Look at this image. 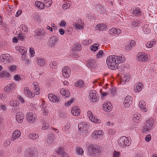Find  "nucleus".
<instances>
[{
    "label": "nucleus",
    "instance_id": "obj_53",
    "mask_svg": "<svg viewBox=\"0 0 157 157\" xmlns=\"http://www.w3.org/2000/svg\"><path fill=\"white\" fill-rule=\"evenodd\" d=\"M34 19L36 21L39 22L41 21V19L39 17V16L37 14H36L34 17Z\"/></svg>",
    "mask_w": 157,
    "mask_h": 157
},
{
    "label": "nucleus",
    "instance_id": "obj_20",
    "mask_svg": "<svg viewBox=\"0 0 157 157\" xmlns=\"http://www.w3.org/2000/svg\"><path fill=\"white\" fill-rule=\"evenodd\" d=\"M48 98L50 101L53 102L57 103L59 101V99L53 94H49L48 95Z\"/></svg>",
    "mask_w": 157,
    "mask_h": 157
},
{
    "label": "nucleus",
    "instance_id": "obj_13",
    "mask_svg": "<svg viewBox=\"0 0 157 157\" xmlns=\"http://www.w3.org/2000/svg\"><path fill=\"white\" fill-rule=\"evenodd\" d=\"M90 98L92 102H96L98 100L97 93L95 90L91 91L90 94Z\"/></svg>",
    "mask_w": 157,
    "mask_h": 157
},
{
    "label": "nucleus",
    "instance_id": "obj_6",
    "mask_svg": "<svg viewBox=\"0 0 157 157\" xmlns=\"http://www.w3.org/2000/svg\"><path fill=\"white\" fill-rule=\"evenodd\" d=\"M154 122L153 119L152 118L147 120L146 123L144 127V131H147L151 129L152 127Z\"/></svg>",
    "mask_w": 157,
    "mask_h": 157
},
{
    "label": "nucleus",
    "instance_id": "obj_51",
    "mask_svg": "<svg viewBox=\"0 0 157 157\" xmlns=\"http://www.w3.org/2000/svg\"><path fill=\"white\" fill-rule=\"evenodd\" d=\"M104 54L102 50L99 51L98 52L97 54V57L99 58L101 57Z\"/></svg>",
    "mask_w": 157,
    "mask_h": 157
},
{
    "label": "nucleus",
    "instance_id": "obj_1",
    "mask_svg": "<svg viewBox=\"0 0 157 157\" xmlns=\"http://www.w3.org/2000/svg\"><path fill=\"white\" fill-rule=\"evenodd\" d=\"M125 60V58L122 55L119 56L112 55L107 57L106 62L109 68L114 70L117 69L119 64L124 63Z\"/></svg>",
    "mask_w": 157,
    "mask_h": 157
},
{
    "label": "nucleus",
    "instance_id": "obj_3",
    "mask_svg": "<svg viewBox=\"0 0 157 157\" xmlns=\"http://www.w3.org/2000/svg\"><path fill=\"white\" fill-rule=\"evenodd\" d=\"M26 116L27 120L30 124L34 123L37 120V116L35 113L29 112L26 114Z\"/></svg>",
    "mask_w": 157,
    "mask_h": 157
},
{
    "label": "nucleus",
    "instance_id": "obj_62",
    "mask_svg": "<svg viewBox=\"0 0 157 157\" xmlns=\"http://www.w3.org/2000/svg\"><path fill=\"white\" fill-rule=\"evenodd\" d=\"M14 79L16 81H19L21 80V78L20 76L18 75H16L14 77Z\"/></svg>",
    "mask_w": 157,
    "mask_h": 157
},
{
    "label": "nucleus",
    "instance_id": "obj_30",
    "mask_svg": "<svg viewBox=\"0 0 157 157\" xmlns=\"http://www.w3.org/2000/svg\"><path fill=\"white\" fill-rule=\"evenodd\" d=\"M141 115L139 114H135L133 116V120L136 123H138L140 121L141 119Z\"/></svg>",
    "mask_w": 157,
    "mask_h": 157
},
{
    "label": "nucleus",
    "instance_id": "obj_2",
    "mask_svg": "<svg viewBox=\"0 0 157 157\" xmlns=\"http://www.w3.org/2000/svg\"><path fill=\"white\" fill-rule=\"evenodd\" d=\"M87 149L88 155L92 157L97 156L102 152V148L94 144L88 146Z\"/></svg>",
    "mask_w": 157,
    "mask_h": 157
},
{
    "label": "nucleus",
    "instance_id": "obj_23",
    "mask_svg": "<svg viewBox=\"0 0 157 157\" xmlns=\"http://www.w3.org/2000/svg\"><path fill=\"white\" fill-rule=\"evenodd\" d=\"M24 93L30 98H33L35 96V94L31 92L28 87H25L24 89Z\"/></svg>",
    "mask_w": 157,
    "mask_h": 157
},
{
    "label": "nucleus",
    "instance_id": "obj_12",
    "mask_svg": "<svg viewBox=\"0 0 157 157\" xmlns=\"http://www.w3.org/2000/svg\"><path fill=\"white\" fill-rule=\"evenodd\" d=\"M130 79V76L127 74L122 75L121 77V84H124L126 82L128 81Z\"/></svg>",
    "mask_w": 157,
    "mask_h": 157
},
{
    "label": "nucleus",
    "instance_id": "obj_29",
    "mask_svg": "<svg viewBox=\"0 0 157 157\" xmlns=\"http://www.w3.org/2000/svg\"><path fill=\"white\" fill-rule=\"evenodd\" d=\"M37 62L38 65L40 66H43L45 63L44 60L40 57H38L37 58Z\"/></svg>",
    "mask_w": 157,
    "mask_h": 157
},
{
    "label": "nucleus",
    "instance_id": "obj_64",
    "mask_svg": "<svg viewBox=\"0 0 157 157\" xmlns=\"http://www.w3.org/2000/svg\"><path fill=\"white\" fill-rule=\"evenodd\" d=\"M48 114V111L47 109H44L43 110L42 114L44 116H46Z\"/></svg>",
    "mask_w": 157,
    "mask_h": 157
},
{
    "label": "nucleus",
    "instance_id": "obj_9",
    "mask_svg": "<svg viewBox=\"0 0 157 157\" xmlns=\"http://www.w3.org/2000/svg\"><path fill=\"white\" fill-rule=\"evenodd\" d=\"M87 116L89 119L92 121L98 123H100L101 122V121L97 117H96L91 111H89L87 112Z\"/></svg>",
    "mask_w": 157,
    "mask_h": 157
},
{
    "label": "nucleus",
    "instance_id": "obj_34",
    "mask_svg": "<svg viewBox=\"0 0 157 157\" xmlns=\"http://www.w3.org/2000/svg\"><path fill=\"white\" fill-rule=\"evenodd\" d=\"M49 135L46 139V142L48 144H51L53 143L54 136L52 134H50Z\"/></svg>",
    "mask_w": 157,
    "mask_h": 157
},
{
    "label": "nucleus",
    "instance_id": "obj_52",
    "mask_svg": "<svg viewBox=\"0 0 157 157\" xmlns=\"http://www.w3.org/2000/svg\"><path fill=\"white\" fill-rule=\"evenodd\" d=\"M49 124L47 123H45L43 124V126L42 128V130H46L49 127Z\"/></svg>",
    "mask_w": 157,
    "mask_h": 157
},
{
    "label": "nucleus",
    "instance_id": "obj_50",
    "mask_svg": "<svg viewBox=\"0 0 157 157\" xmlns=\"http://www.w3.org/2000/svg\"><path fill=\"white\" fill-rule=\"evenodd\" d=\"M99 46V44H94L93 46H92L91 49L94 51H96L98 49V47Z\"/></svg>",
    "mask_w": 157,
    "mask_h": 157
},
{
    "label": "nucleus",
    "instance_id": "obj_26",
    "mask_svg": "<svg viewBox=\"0 0 157 157\" xmlns=\"http://www.w3.org/2000/svg\"><path fill=\"white\" fill-rule=\"evenodd\" d=\"M107 27L105 25L103 24H98L97 25L96 29L97 30L101 31H105Z\"/></svg>",
    "mask_w": 157,
    "mask_h": 157
},
{
    "label": "nucleus",
    "instance_id": "obj_57",
    "mask_svg": "<svg viewBox=\"0 0 157 157\" xmlns=\"http://www.w3.org/2000/svg\"><path fill=\"white\" fill-rule=\"evenodd\" d=\"M16 69V67L14 65H11L9 67V70L13 71Z\"/></svg>",
    "mask_w": 157,
    "mask_h": 157
},
{
    "label": "nucleus",
    "instance_id": "obj_63",
    "mask_svg": "<svg viewBox=\"0 0 157 157\" xmlns=\"http://www.w3.org/2000/svg\"><path fill=\"white\" fill-rule=\"evenodd\" d=\"M71 124L70 123H68L67 124H66L64 126V129L65 130H66L70 128Z\"/></svg>",
    "mask_w": 157,
    "mask_h": 157
},
{
    "label": "nucleus",
    "instance_id": "obj_54",
    "mask_svg": "<svg viewBox=\"0 0 157 157\" xmlns=\"http://www.w3.org/2000/svg\"><path fill=\"white\" fill-rule=\"evenodd\" d=\"M30 53V55L31 57H33L34 56L35 51L34 49L33 48H30L29 50Z\"/></svg>",
    "mask_w": 157,
    "mask_h": 157
},
{
    "label": "nucleus",
    "instance_id": "obj_32",
    "mask_svg": "<svg viewBox=\"0 0 157 157\" xmlns=\"http://www.w3.org/2000/svg\"><path fill=\"white\" fill-rule=\"evenodd\" d=\"M84 82L82 80H79L76 82L75 85L77 87L81 88L84 87Z\"/></svg>",
    "mask_w": 157,
    "mask_h": 157
},
{
    "label": "nucleus",
    "instance_id": "obj_38",
    "mask_svg": "<svg viewBox=\"0 0 157 157\" xmlns=\"http://www.w3.org/2000/svg\"><path fill=\"white\" fill-rule=\"evenodd\" d=\"M29 136L32 140H35L39 137V136L37 134L31 133L29 135Z\"/></svg>",
    "mask_w": 157,
    "mask_h": 157
},
{
    "label": "nucleus",
    "instance_id": "obj_39",
    "mask_svg": "<svg viewBox=\"0 0 157 157\" xmlns=\"http://www.w3.org/2000/svg\"><path fill=\"white\" fill-rule=\"evenodd\" d=\"M76 151L78 155H82L84 153V151L82 148L80 147H78L76 148Z\"/></svg>",
    "mask_w": 157,
    "mask_h": 157
},
{
    "label": "nucleus",
    "instance_id": "obj_5",
    "mask_svg": "<svg viewBox=\"0 0 157 157\" xmlns=\"http://www.w3.org/2000/svg\"><path fill=\"white\" fill-rule=\"evenodd\" d=\"M137 56L138 60L140 62L147 61L150 59L149 56L144 52L138 53L137 55Z\"/></svg>",
    "mask_w": 157,
    "mask_h": 157
},
{
    "label": "nucleus",
    "instance_id": "obj_8",
    "mask_svg": "<svg viewBox=\"0 0 157 157\" xmlns=\"http://www.w3.org/2000/svg\"><path fill=\"white\" fill-rule=\"evenodd\" d=\"M87 125L81 122L78 125V128L80 131V133L85 134L88 132V130L87 128Z\"/></svg>",
    "mask_w": 157,
    "mask_h": 157
},
{
    "label": "nucleus",
    "instance_id": "obj_59",
    "mask_svg": "<svg viewBox=\"0 0 157 157\" xmlns=\"http://www.w3.org/2000/svg\"><path fill=\"white\" fill-rule=\"evenodd\" d=\"M132 48V47L130 45L129 43H127L125 46V48L126 50H130Z\"/></svg>",
    "mask_w": 157,
    "mask_h": 157
},
{
    "label": "nucleus",
    "instance_id": "obj_28",
    "mask_svg": "<svg viewBox=\"0 0 157 157\" xmlns=\"http://www.w3.org/2000/svg\"><path fill=\"white\" fill-rule=\"evenodd\" d=\"M57 40V39L55 36H52L50 39L49 41V45L52 47L54 45L55 43L56 42Z\"/></svg>",
    "mask_w": 157,
    "mask_h": 157
},
{
    "label": "nucleus",
    "instance_id": "obj_16",
    "mask_svg": "<svg viewBox=\"0 0 157 157\" xmlns=\"http://www.w3.org/2000/svg\"><path fill=\"white\" fill-rule=\"evenodd\" d=\"M24 117V115L22 112H18L17 113L16 115V119L17 121L19 123L22 122Z\"/></svg>",
    "mask_w": 157,
    "mask_h": 157
},
{
    "label": "nucleus",
    "instance_id": "obj_7",
    "mask_svg": "<svg viewBox=\"0 0 157 157\" xmlns=\"http://www.w3.org/2000/svg\"><path fill=\"white\" fill-rule=\"evenodd\" d=\"M62 72L63 76L65 78H67L71 74V69L68 66H64L62 69Z\"/></svg>",
    "mask_w": 157,
    "mask_h": 157
},
{
    "label": "nucleus",
    "instance_id": "obj_36",
    "mask_svg": "<svg viewBox=\"0 0 157 157\" xmlns=\"http://www.w3.org/2000/svg\"><path fill=\"white\" fill-rule=\"evenodd\" d=\"M10 76V74L8 72L5 71H3L0 73V77L2 78L4 77L9 78Z\"/></svg>",
    "mask_w": 157,
    "mask_h": 157
},
{
    "label": "nucleus",
    "instance_id": "obj_43",
    "mask_svg": "<svg viewBox=\"0 0 157 157\" xmlns=\"http://www.w3.org/2000/svg\"><path fill=\"white\" fill-rule=\"evenodd\" d=\"M81 49L80 45L78 43L75 44L73 46V51H76L78 50H80Z\"/></svg>",
    "mask_w": 157,
    "mask_h": 157
},
{
    "label": "nucleus",
    "instance_id": "obj_49",
    "mask_svg": "<svg viewBox=\"0 0 157 157\" xmlns=\"http://www.w3.org/2000/svg\"><path fill=\"white\" fill-rule=\"evenodd\" d=\"M109 33L111 35L114 36L116 35V30L115 28L111 29L109 31Z\"/></svg>",
    "mask_w": 157,
    "mask_h": 157
},
{
    "label": "nucleus",
    "instance_id": "obj_14",
    "mask_svg": "<svg viewBox=\"0 0 157 157\" xmlns=\"http://www.w3.org/2000/svg\"><path fill=\"white\" fill-rule=\"evenodd\" d=\"M96 65V61L94 59H90L87 62L86 66L91 68H95Z\"/></svg>",
    "mask_w": 157,
    "mask_h": 157
},
{
    "label": "nucleus",
    "instance_id": "obj_10",
    "mask_svg": "<svg viewBox=\"0 0 157 157\" xmlns=\"http://www.w3.org/2000/svg\"><path fill=\"white\" fill-rule=\"evenodd\" d=\"M10 55L8 54H2L0 56V60L3 63H6L9 62Z\"/></svg>",
    "mask_w": 157,
    "mask_h": 157
},
{
    "label": "nucleus",
    "instance_id": "obj_60",
    "mask_svg": "<svg viewBox=\"0 0 157 157\" xmlns=\"http://www.w3.org/2000/svg\"><path fill=\"white\" fill-rule=\"evenodd\" d=\"M76 28L78 29H83V26L81 25L75 23V24Z\"/></svg>",
    "mask_w": 157,
    "mask_h": 157
},
{
    "label": "nucleus",
    "instance_id": "obj_15",
    "mask_svg": "<svg viewBox=\"0 0 157 157\" xmlns=\"http://www.w3.org/2000/svg\"><path fill=\"white\" fill-rule=\"evenodd\" d=\"M21 135V132L19 130L14 131L12 134L11 139L13 141H14L18 139Z\"/></svg>",
    "mask_w": 157,
    "mask_h": 157
},
{
    "label": "nucleus",
    "instance_id": "obj_21",
    "mask_svg": "<svg viewBox=\"0 0 157 157\" xmlns=\"http://www.w3.org/2000/svg\"><path fill=\"white\" fill-rule=\"evenodd\" d=\"M16 87L15 84L12 83L9 85H7L4 88V90L5 91L7 92H10L13 90Z\"/></svg>",
    "mask_w": 157,
    "mask_h": 157
},
{
    "label": "nucleus",
    "instance_id": "obj_24",
    "mask_svg": "<svg viewBox=\"0 0 157 157\" xmlns=\"http://www.w3.org/2000/svg\"><path fill=\"white\" fill-rule=\"evenodd\" d=\"M16 49L18 52H20L23 55H25L27 52L26 49L23 47L17 46H16Z\"/></svg>",
    "mask_w": 157,
    "mask_h": 157
},
{
    "label": "nucleus",
    "instance_id": "obj_55",
    "mask_svg": "<svg viewBox=\"0 0 157 157\" xmlns=\"http://www.w3.org/2000/svg\"><path fill=\"white\" fill-rule=\"evenodd\" d=\"M116 132V131L115 129L111 128L109 131L108 133L111 135H114Z\"/></svg>",
    "mask_w": 157,
    "mask_h": 157
},
{
    "label": "nucleus",
    "instance_id": "obj_33",
    "mask_svg": "<svg viewBox=\"0 0 157 157\" xmlns=\"http://www.w3.org/2000/svg\"><path fill=\"white\" fill-rule=\"evenodd\" d=\"M145 105V103L144 101H141L139 102V107L141 109L143 110L144 112H146L147 111V109L146 108Z\"/></svg>",
    "mask_w": 157,
    "mask_h": 157
},
{
    "label": "nucleus",
    "instance_id": "obj_58",
    "mask_svg": "<svg viewBox=\"0 0 157 157\" xmlns=\"http://www.w3.org/2000/svg\"><path fill=\"white\" fill-rule=\"evenodd\" d=\"M151 136L150 134L147 135L146 136V137L145 138V140L147 142H149L151 140Z\"/></svg>",
    "mask_w": 157,
    "mask_h": 157
},
{
    "label": "nucleus",
    "instance_id": "obj_11",
    "mask_svg": "<svg viewBox=\"0 0 157 157\" xmlns=\"http://www.w3.org/2000/svg\"><path fill=\"white\" fill-rule=\"evenodd\" d=\"M132 101V98L130 96H126L124 100V104L125 107H128L131 105Z\"/></svg>",
    "mask_w": 157,
    "mask_h": 157
},
{
    "label": "nucleus",
    "instance_id": "obj_4",
    "mask_svg": "<svg viewBox=\"0 0 157 157\" xmlns=\"http://www.w3.org/2000/svg\"><path fill=\"white\" fill-rule=\"evenodd\" d=\"M128 140L125 136H121L118 140V144L121 147H124L129 145Z\"/></svg>",
    "mask_w": 157,
    "mask_h": 157
},
{
    "label": "nucleus",
    "instance_id": "obj_61",
    "mask_svg": "<svg viewBox=\"0 0 157 157\" xmlns=\"http://www.w3.org/2000/svg\"><path fill=\"white\" fill-rule=\"evenodd\" d=\"M120 152L117 151H115L113 154V157H118L120 155Z\"/></svg>",
    "mask_w": 157,
    "mask_h": 157
},
{
    "label": "nucleus",
    "instance_id": "obj_46",
    "mask_svg": "<svg viewBox=\"0 0 157 157\" xmlns=\"http://www.w3.org/2000/svg\"><path fill=\"white\" fill-rule=\"evenodd\" d=\"M34 90V92L35 94L38 95L40 93V88L39 86H36L35 88H33Z\"/></svg>",
    "mask_w": 157,
    "mask_h": 157
},
{
    "label": "nucleus",
    "instance_id": "obj_22",
    "mask_svg": "<svg viewBox=\"0 0 157 157\" xmlns=\"http://www.w3.org/2000/svg\"><path fill=\"white\" fill-rule=\"evenodd\" d=\"M71 113L75 116H78L80 113V110L77 106H74L72 109Z\"/></svg>",
    "mask_w": 157,
    "mask_h": 157
},
{
    "label": "nucleus",
    "instance_id": "obj_37",
    "mask_svg": "<svg viewBox=\"0 0 157 157\" xmlns=\"http://www.w3.org/2000/svg\"><path fill=\"white\" fill-rule=\"evenodd\" d=\"M35 5L38 8L40 9H44V3H42L39 1H36L35 2Z\"/></svg>",
    "mask_w": 157,
    "mask_h": 157
},
{
    "label": "nucleus",
    "instance_id": "obj_18",
    "mask_svg": "<svg viewBox=\"0 0 157 157\" xmlns=\"http://www.w3.org/2000/svg\"><path fill=\"white\" fill-rule=\"evenodd\" d=\"M56 153L62 156V157H64L65 156H68L67 154L64 150L63 147H61L59 148L56 151Z\"/></svg>",
    "mask_w": 157,
    "mask_h": 157
},
{
    "label": "nucleus",
    "instance_id": "obj_19",
    "mask_svg": "<svg viewBox=\"0 0 157 157\" xmlns=\"http://www.w3.org/2000/svg\"><path fill=\"white\" fill-rule=\"evenodd\" d=\"M103 135L101 130L95 131L93 133V137L94 139H97L101 137Z\"/></svg>",
    "mask_w": 157,
    "mask_h": 157
},
{
    "label": "nucleus",
    "instance_id": "obj_48",
    "mask_svg": "<svg viewBox=\"0 0 157 157\" xmlns=\"http://www.w3.org/2000/svg\"><path fill=\"white\" fill-rule=\"evenodd\" d=\"M21 28V31L22 32L26 33L28 31V29L27 26L22 25Z\"/></svg>",
    "mask_w": 157,
    "mask_h": 157
},
{
    "label": "nucleus",
    "instance_id": "obj_44",
    "mask_svg": "<svg viewBox=\"0 0 157 157\" xmlns=\"http://www.w3.org/2000/svg\"><path fill=\"white\" fill-rule=\"evenodd\" d=\"M44 34V32L42 31H39L36 32L35 36L37 38H40L41 37V36L43 35Z\"/></svg>",
    "mask_w": 157,
    "mask_h": 157
},
{
    "label": "nucleus",
    "instance_id": "obj_17",
    "mask_svg": "<svg viewBox=\"0 0 157 157\" xmlns=\"http://www.w3.org/2000/svg\"><path fill=\"white\" fill-rule=\"evenodd\" d=\"M103 109L105 111L111 110L112 108V105L110 102H105L102 105Z\"/></svg>",
    "mask_w": 157,
    "mask_h": 157
},
{
    "label": "nucleus",
    "instance_id": "obj_31",
    "mask_svg": "<svg viewBox=\"0 0 157 157\" xmlns=\"http://www.w3.org/2000/svg\"><path fill=\"white\" fill-rule=\"evenodd\" d=\"M60 93L66 98L68 97L70 95L69 90H65L64 89H62L60 90Z\"/></svg>",
    "mask_w": 157,
    "mask_h": 157
},
{
    "label": "nucleus",
    "instance_id": "obj_40",
    "mask_svg": "<svg viewBox=\"0 0 157 157\" xmlns=\"http://www.w3.org/2000/svg\"><path fill=\"white\" fill-rule=\"evenodd\" d=\"M133 13L136 16H138L141 14V12L139 9L136 8L135 10H133Z\"/></svg>",
    "mask_w": 157,
    "mask_h": 157
},
{
    "label": "nucleus",
    "instance_id": "obj_45",
    "mask_svg": "<svg viewBox=\"0 0 157 157\" xmlns=\"http://www.w3.org/2000/svg\"><path fill=\"white\" fill-rule=\"evenodd\" d=\"M71 4V3L69 2H67L66 3L63 4V5L62 7L64 9L66 10L70 7Z\"/></svg>",
    "mask_w": 157,
    "mask_h": 157
},
{
    "label": "nucleus",
    "instance_id": "obj_25",
    "mask_svg": "<svg viewBox=\"0 0 157 157\" xmlns=\"http://www.w3.org/2000/svg\"><path fill=\"white\" fill-rule=\"evenodd\" d=\"M143 86V85L141 82L137 83L135 85V90L137 92H139L142 90Z\"/></svg>",
    "mask_w": 157,
    "mask_h": 157
},
{
    "label": "nucleus",
    "instance_id": "obj_27",
    "mask_svg": "<svg viewBox=\"0 0 157 157\" xmlns=\"http://www.w3.org/2000/svg\"><path fill=\"white\" fill-rule=\"evenodd\" d=\"M10 105L14 109H18L19 103L16 100H12L10 102Z\"/></svg>",
    "mask_w": 157,
    "mask_h": 157
},
{
    "label": "nucleus",
    "instance_id": "obj_47",
    "mask_svg": "<svg viewBox=\"0 0 157 157\" xmlns=\"http://www.w3.org/2000/svg\"><path fill=\"white\" fill-rule=\"evenodd\" d=\"M57 63L55 61L52 62L49 64V66L52 68H56Z\"/></svg>",
    "mask_w": 157,
    "mask_h": 157
},
{
    "label": "nucleus",
    "instance_id": "obj_56",
    "mask_svg": "<svg viewBox=\"0 0 157 157\" xmlns=\"http://www.w3.org/2000/svg\"><path fill=\"white\" fill-rule=\"evenodd\" d=\"M74 99H72L71 100L68 101L65 103V105L66 106H68L70 105L72 103V102L73 101Z\"/></svg>",
    "mask_w": 157,
    "mask_h": 157
},
{
    "label": "nucleus",
    "instance_id": "obj_35",
    "mask_svg": "<svg viewBox=\"0 0 157 157\" xmlns=\"http://www.w3.org/2000/svg\"><path fill=\"white\" fill-rule=\"evenodd\" d=\"M156 41L154 40L152 41L148 42L146 44V46L147 48H151L155 44Z\"/></svg>",
    "mask_w": 157,
    "mask_h": 157
},
{
    "label": "nucleus",
    "instance_id": "obj_41",
    "mask_svg": "<svg viewBox=\"0 0 157 157\" xmlns=\"http://www.w3.org/2000/svg\"><path fill=\"white\" fill-rule=\"evenodd\" d=\"M45 6L49 7L51 6L52 3V0H44V1Z\"/></svg>",
    "mask_w": 157,
    "mask_h": 157
},
{
    "label": "nucleus",
    "instance_id": "obj_42",
    "mask_svg": "<svg viewBox=\"0 0 157 157\" xmlns=\"http://www.w3.org/2000/svg\"><path fill=\"white\" fill-rule=\"evenodd\" d=\"M140 23V21L136 20L132 21V25L133 27L137 26Z\"/></svg>",
    "mask_w": 157,
    "mask_h": 157
}]
</instances>
